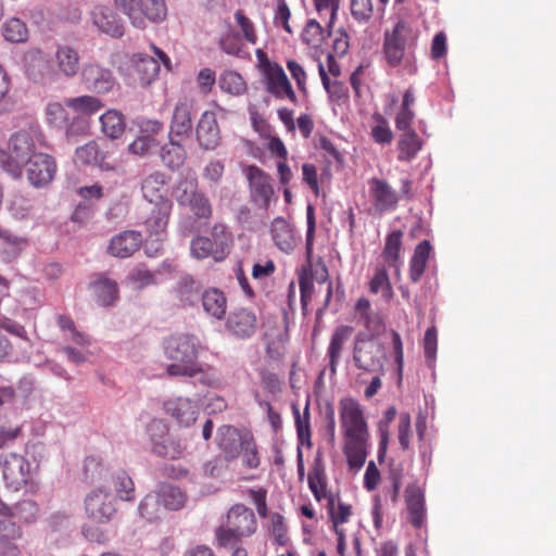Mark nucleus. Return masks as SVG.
<instances>
[{
  "label": "nucleus",
  "mask_w": 556,
  "mask_h": 556,
  "mask_svg": "<svg viewBox=\"0 0 556 556\" xmlns=\"http://www.w3.org/2000/svg\"><path fill=\"white\" fill-rule=\"evenodd\" d=\"M339 416L344 438L343 453L350 469H361L367 457L369 431L361 404L352 399L339 403Z\"/></svg>",
  "instance_id": "f257e3e1"
},
{
  "label": "nucleus",
  "mask_w": 556,
  "mask_h": 556,
  "mask_svg": "<svg viewBox=\"0 0 556 556\" xmlns=\"http://www.w3.org/2000/svg\"><path fill=\"white\" fill-rule=\"evenodd\" d=\"M418 41V31L407 22L399 21L392 29L383 35L382 51L387 64L401 68L407 75L418 72L415 49Z\"/></svg>",
  "instance_id": "f03ea898"
},
{
  "label": "nucleus",
  "mask_w": 556,
  "mask_h": 556,
  "mask_svg": "<svg viewBox=\"0 0 556 556\" xmlns=\"http://www.w3.org/2000/svg\"><path fill=\"white\" fill-rule=\"evenodd\" d=\"M45 144V136L38 125L14 132L5 150H0V167L11 176H22L23 167L33 160L38 148Z\"/></svg>",
  "instance_id": "7ed1b4c3"
},
{
  "label": "nucleus",
  "mask_w": 556,
  "mask_h": 556,
  "mask_svg": "<svg viewBox=\"0 0 556 556\" xmlns=\"http://www.w3.org/2000/svg\"><path fill=\"white\" fill-rule=\"evenodd\" d=\"M201 344L193 334L176 333L166 339L164 352L173 364L167 365L166 372L170 377H194L203 372L198 362Z\"/></svg>",
  "instance_id": "20e7f679"
},
{
  "label": "nucleus",
  "mask_w": 556,
  "mask_h": 556,
  "mask_svg": "<svg viewBox=\"0 0 556 556\" xmlns=\"http://www.w3.org/2000/svg\"><path fill=\"white\" fill-rule=\"evenodd\" d=\"M116 511L115 496L112 493L101 486L90 491L85 497V513L90 523L83 526V535L93 543H106L108 532L99 526L109 523Z\"/></svg>",
  "instance_id": "39448f33"
},
{
  "label": "nucleus",
  "mask_w": 556,
  "mask_h": 556,
  "mask_svg": "<svg viewBox=\"0 0 556 556\" xmlns=\"http://www.w3.org/2000/svg\"><path fill=\"white\" fill-rule=\"evenodd\" d=\"M257 519L254 511L244 504H233L226 514L223 525L215 530L216 544L230 547L242 540L251 538L257 531Z\"/></svg>",
  "instance_id": "423d86ee"
},
{
  "label": "nucleus",
  "mask_w": 556,
  "mask_h": 556,
  "mask_svg": "<svg viewBox=\"0 0 556 556\" xmlns=\"http://www.w3.org/2000/svg\"><path fill=\"white\" fill-rule=\"evenodd\" d=\"M114 5L140 29L146 28L148 22H163L167 15L165 0H114Z\"/></svg>",
  "instance_id": "0eeeda50"
},
{
  "label": "nucleus",
  "mask_w": 556,
  "mask_h": 556,
  "mask_svg": "<svg viewBox=\"0 0 556 556\" xmlns=\"http://www.w3.org/2000/svg\"><path fill=\"white\" fill-rule=\"evenodd\" d=\"M148 433L151 441V451L154 455L172 460L182 457L185 446L180 440L169 434V428L163 420H152L148 426Z\"/></svg>",
  "instance_id": "6e6552de"
},
{
  "label": "nucleus",
  "mask_w": 556,
  "mask_h": 556,
  "mask_svg": "<svg viewBox=\"0 0 556 556\" xmlns=\"http://www.w3.org/2000/svg\"><path fill=\"white\" fill-rule=\"evenodd\" d=\"M384 351L382 346L372 340H355L353 361L355 366L364 371L378 372L383 369Z\"/></svg>",
  "instance_id": "1a4fd4ad"
},
{
  "label": "nucleus",
  "mask_w": 556,
  "mask_h": 556,
  "mask_svg": "<svg viewBox=\"0 0 556 556\" xmlns=\"http://www.w3.org/2000/svg\"><path fill=\"white\" fill-rule=\"evenodd\" d=\"M245 174L249 180L251 201L257 207L267 211L275 194L270 176L256 165H249Z\"/></svg>",
  "instance_id": "9d476101"
},
{
  "label": "nucleus",
  "mask_w": 556,
  "mask_h": 556,
  "mask_svg": "<svg viewBox=\"0 0 556 556\" xmlns=\"http://www.w3.org/2000/svg\"><path fill=\"white\" fill-rule=\"evenodd\" d=\"M2 478L8 489L18 491L28 482L30 465L22 455L11 453L2 463Z\"/></svg>",
  "instance_id": "9b49d317"
},
{
  "label": "nucleus",
  "mask_w": 556,
  "mask_h": 556,
  "mask_svg": "<svg viewBox=\"0 0 556 556\" xmlns=\"http://www.w3.org/2000/svg\"><path fill=\"white\" fill-rule=\"evenodd\" d=\"M263 83L265 90L275 99L288 100L295 105L299 103L298 96L280 64L263 74Z\"/></svg>",
  "instance_id": "f8f14e48"
},
{
  "label": "nucleus",
  "mask_w": 556,
  "mask_h": 556,
  "mask_svg": "<svg viewBox=\"0 0 556 556\" xmlns=\"http://www.w3.org/2000/svg\"><path fill=\"white\" fill-rule=\"evenodd\" d=\"M368 184L376 213L382 215L397 207L400 194L386 179L371 178Z\"/></svg>",
  "instance_id": "ddd939ff"
},
{
  "label": "nucleus",
  "mask_w": 556,
  "mask_h": 556,
  "mask_svg": "<svg viewBox=\"0 0 556 556\" xmlns=\"http://www.w3.org/2000/svg\"><path fill=\"white\" fill-rule=\"evenodd\" d=\"M81 80L88 90L98 94L110 92L115 85V78L111 70L105 68L98 63H88L84 65L81 71Z\"/></svg>",
  "instance_id": "4468645a"
},
{
  "label": "nucleus",
  "mask_w": 556,
  "mask_h": 556,
  "mask_svg": "<svg viewBox=\"0 0 556 556\" xmlns=\"http://www.w3.org/2000/svg\"><path fill=\"white\" fill-rule=\"evenodd\" d=\"M226 330L238 339L251 338L257 329L256 315L247 308H236L228 314Z\"/></svg>",
  "instance_id": "2eb2a0df"
},
{
  "label": "nucleus",
  "mask_w": 556,
  "mask_h": 556,
  "mask_svg": "<svg viewBox=\"0 0 556 556\" xmlns=\"http://www.w3.org/2000/svg\"><path fill=\"white\" fill-rule=\"evenodd\" d=\"M26 165H28L27 178L35 187H42L51 182L56 172L53 157L42 152L35 154Z\"/></svg>",
  "instance_id": "dca6fc26"
},
{
  "label": "nucleus",
  "mask_w": 556,
  "mask_h": 556,
  "mask_svg": "<svg viewBox=\"0 0 556 556\" xmlns=\"http://www.w3.org/2000/svg\"><path fill=\"white\" fill-rule=\"evenodd\" d=\"M197 141L201 148L215 150L220 142V129L216 114L213 111H204L195 127Z\"/></svg>",
  "instance_id": "f3484780"
},
{
  "label": "nucleus",
  "mask_w": 556,
  "mask_h": 556,
  "mask_svg": "<svg viewBox=\"0 0 556 556\" xmlns=\"http://www.w3.org/2000/svg\"><path fill=\"white\" fill-rule=\"evenodd\" d=\"M142 244V235L136 230H124L111 238L108 253L114 257L127 258L134 255Z\"/></svg>",
  "instance_id": "a211bd4d"
},
{
  "label": "nucleus",
  "mask_w": 556,
  "mask_h": 556,
  "mask_svg": "<svg viewBox=\"0 0 556 556\" xmlns=\"http://www.w3.org/2000/svg\"><path fill=\"white\" fill-rule=\"evenodd\" d=\"M165 412L170 415L179 425L189 427L198 418L200 406L189 397H176L164 403Z\"/></svg>",
  "instance_id": "6ab92c4d"
},
{
  "label": "nucleus",
  "mask_w": 556,
  "mask_h": 556,
  "mask_svg": "<svg viewBox=\"0 0 556 556\" xmlns=\"http://www.w3.org/2000/svg\"><path fill=\"white\" fill-rule=\"evenodd\" d=\"M91 18L100 31L113 38H121L125 34L124 23L117 13L109 7L97 5L91 13Z\"/></svg>",
  "instance_id": "aec40b11"
},
{
  "label": "nucleus",
  "mask_w": 556,
  "mask_h": 556,
  "mask_svg": "<svg viewBox=\"0 0 556 556\" xmlns=\"http://www.w3.org/2000/svg\"><path fill=\"white\" fill-rule=\"evenodd\" d=\"M247 431H240L233 426H222L217 430V445L226 460H233L240 455Z\"/></svg>",
  "instance_id": "412c9836"
},
{
  "label": "nucleus",
  "mask_w": 556,
  "mask_h": 556,
  "mask_svg": "<svg viewBox=\"0 0 556 556\" xmlns=\"http://www.w3.org/2000/svg\"><path fill=\"white\" fill-rule=\"evenodd\" d=\"M404 497L409 522L417 529L421 528L426 520L424 491L417 483H409L405 489Z\"/></svg>",
  "instance_id": "4be33fe9"
},
{
  "label": "nucleus",
  "mask_w": 556,
  "mask_h": 556,
  "mask_svg": "<svg viewBox=\"0 0 556 556\" xmlns=\"http://www.w3.org/2000/svg\"><path fill=\"white\" fill-rule=\"evenodd\" d=\"M172 207L173 203L170 201L154 203L144 220V226L150 237L155 236L161 240V237L165 236Z\"/></svg>",
  "instance_id": "5701e85b"
},
{
  "label": "nucleus",
  "mask_w": 556,
  "mask_h": 556,
  "mask_svg": "<svg viewBox=\"0 0 556 556\" xmlns=\"http://www.w3.org/2000/svg\"><path fill=\"white\" fill-rule=\"evenodd\" d=\"M192 111L193 105L187 100L175 105L169 125V137L181 139L189 136L192 129Z\"/></svg>",
  "instance_id": "b1692460"
},
{
  "label": "nucleus",
  "mask_w": 556,
  "mask_h": 556,
  "mask_svg": "<svg viewBox=\"0 0 556 556\" xmlns=\"http://www.w3.org/2000/svg\"><path fill=\"white\" fill-rule=\"evenodd\" d=\"M403 231L400 229L389 232L384 240V247L381 253L383 265L394 268L395 275L400 276L402 266V247H403Z\"/></svg>",
  "instance_id": "393cba45"
},
{
  "label": "nucleus",
  "mask_w": 556,
  "mask_h": 556,
  "mask_svg": "<svg viewBox=\"0 0 556 556\" xmlns=\"http://www.w3.org/2000/svg\"><path fill=\"white\" fill-rule=\"evenodd\" d=\"M168 177L162 172H153L147 175L141 182L142 195L150 203H161V201H169L166 198V186Z\"/></svg>",
  "instance_id": "a878e982"
},
{
  "label": "nucleus",
  "mask_w": 556,
  "mask_h": 556,
  "mask_svg": "<svg viewBox=\"0 0 556 556\" xmlns=\"http://www.w3.org/2000/svg\"><path fill=\"white\" fill-rule=\"evenodd\" d=\"M270 236L274 244L285 253L292 252L296 245L294 228L283 217H276L271 222Z\"/></svg>",
  "instance_id": "bb28decb"
},
{
  "label": "nucleus",
  "mask_w": 556,
  "mask_h": 556,
  "mask_svg": "<svg viewBox=\"0 0 556 556\" xmlns=\"http://www.w3.org/2000/svg\"><path fill=\"white\" fill-rule=\"evenodd\" d=\"M354 309L358 323L369 334L378 336L384 329L381 316L371 309V304L368 299L364 296L359 298Z\"/></svg>",
  "instance_id": "cd10ccee"
},
{
  "label": "nucleus",
  "mask_w": 556,
  "mask_h": 556,
  "mask_svg": "<svg viewBox=\"0 0 556 556\" xmlns=\"http://www.w3.org/2000/svg\"><path fill=\"white\" fill-rule=\"evenodd\" d=\"M353 332V327L348 325H340L334 328L327 350L329 368L332 374L337 371L343 346L350 340Z\"/></svg>",
  "instance_id": "c85d7f7f"
},
{
  "label": "nucleus",
  "mask_w": 556,
  "mask_h": 556,
  "mask_svg": "<svg viewBox=\"0 0 556 556\" xmlns=\"http://www.w3.org/2000/svg\"><path fill=\"white\" fill-rule=\"evenodd\" d=\"M307 483L317 502H320L321 500L328 501L329 494H332L331 492H327V475L325 464L320 455H317L313 462L307 477Z\"/></svg>",
  "instance_id": "c756f323"
},
{
  "label": "nucleus",
  "mask_w": 556,
  "mask_h": 556,
  "mask_svg": "<svg viewBox=\"0 0 556 556\" xmlns=\"http://www.w3.org/2000/svg\"><path fill=\"white\" fill-rule=\"evenodd\" d=\"M191 254L198 260L213 256L215 261H223L227 255L226 242L215 243L212 239L198 236L191 241Z\"/></svg>",
  "instance_id": "7c9ffc66"
},
{
  "label": "nucleus",
  "mask_w": 556,
  "mask_h": 556,
  "mask_svg": "<svg viewBox=\"0 0 556 556\" xmlns=\"http://www.w3.org/2000/svg\"><path fill=\"white\" fill-rule=\"evenodd\" d=\"M39 515L38 505L31 500H24L14 506H9L0 501V516L17 518L24 523H33Z\"/></svg>",
  "instance_id": "2f4dec72"
},
{
  "label": "nucleus",
  "mask_w": 556,
  "mask_h": 556,
  "mask_svg": "<svg viewBox=\"0 0 556 556\" xmlns=\"http://www.w3.org/2000/svg\"><path fill=\"white\" fill-rule=\"evenodd\" d=\"M104 491L114 492L123 501L134 500L135 484L129 475L123 470L112 473L101 486Z\"/></svg>",
  "instance_id": "473e14b6"
},
{
  "label": "nucleus",
  "mask_w": 556,
  "mask_h": 556,
  "mask_svg": "<svg viewBox=\"0 0 556 556\" xmlns=\"http://www.w3.org/2000/svg\"><path fill=\"white\" fill-rule=\"evenodd\" d=\"M201 301L206 315L217 320L225 317L227 311V298L223 291L216 288L207 289L202 293Z\"/></svg>",
  "instance_id": "72a5a7b5"
},
{
  "label": "nucleus",
  "mask_w": 556,
  "mask_h": 556,
  "mask_svg": "<svg viewBox=\"0 0 556 556\" xmlns=\"http://www.w3.org/2000/svg\"><path fill=\"white\" fill-rule=\"evenodd\" d=\"M96 301L102 306L112 305L118 298L117 283L103 275L92 281L89 286Z\"/></svg>",
  "instance_id": "f704fd0d"
},
{
  "label": "nucleus",
  "mask_w": 556,
  "mask_h": 556,
  "mask_svg": "<svg viewBox=\"0 0 556 556\" xmlns=\"http://www.w3.org/2000/svg\"><path fill=\"white\" fill-rule=\"evenodd\" d=\"M55 63L59 73L65 77H74L79 71V54L70 46H59L55 51Z\"/></svg>",
  "instance_id": "c9c22d12"
},
{
  "label": "nucleus",
  "mask_w": 556,
  "mask_h": 556,
  "mask_svg": "<svg viewBox=\"0 0 556 556\" xmlns=\"http://www.w3.org/2000/svg\"><path fill=\"white\" fill-rule=\"evenodd\" d=\"M422 140L415 130L402 131L397 141V160L410 162L422 149Z\"/></svg>",
  "instance_id": "e433bc0d"
},
{
  "label": "nucleus",
  "mask_w": 556,
  "mask_h": 556,
  "mask_svg": "<svg viewBox=\"0 0 556 556\" xmlns=\"http://www.w3.org/2000/svg\"><path fill=\"white\" fill-rule=\"evenodd\" d=\"M432 247L428 240L418 243L414 250L413 256L409 261V279L417 283L422 277L427 263L431 253Z\"/></svg>",
  "instance_id": "4c0bfd02"
},
{
  "label": "nucleus",
  "mask_w": 556,
  "mask_h": 556,
  "mask_svg": "<svg viewBox=\"0 0 556 556\" xmlns=\"http://www.w3.org/2000/svg\"><path fill=\"white\" fill-rule=\"evenodd\" d=\"M387 265L379 264L374 269V275L369 280V292L377 294L381 292V295L386 302H390L393 299L394 291L387 270Z\"/></svg>",
  "instance_id": "58836bf2"
},
{
  "label": "nucleus",
  "mask_w": 556,
  "mask_h": 556,
  "mask_svg": "<svg viewBox=\"0 0 556 556\" xmlns=\"http://www.w3.org/2000/svg\"><path fill=\"white\" fill-rule=\"evenodd\" d=\"M326 507L333 529H339L353 515L352 505L342 502L339 494H329Z\"/></svg>",
  "instance_id": "ea45409f"
},
{
  "label": "nucleus",
  "mask_w": 556,
  "mask_h": 556,
  "mask_svg": "<svg viewBox=\"0 0 556 556\" xmlns=\"http://www.w3.org/2000/svg\"><path fill=\"white\" fill-rule=\"evenodd\" d=\"M176 139L169 137V142L162 147L160 154L163 164L173 170L182 166L187 157L185 148Z\"/></svg>",
  "instance_id": "a19ab883"
},
{
  "label": "nucleus",
  "mask_w": 556,
  "mask_h": 556,
  "mask_svg": "<svg viewBox=\"0 0 556 556\" xmlns=\"http://www.w3.org/2000/svg\"><path fill=\"white\" fill-rule=\"evenodd\" d=\"M101 129L109 138H119L126 127L124 115L116 110H108L100 116Z\"/></svg>",
  "instance_id": "79ce46f5"
},
{
  "label": "nucleus",
  "mask_w": 556,
  "mask_h": 556,
  "mask_svg": "<svg viewBox=\"0 0 556 556\" xmlns=\"http://www.w3.org/2000/svg\"><path fill=\"white\" fill-rule=\"evenodd\" d=\"M135 71L141 85L147 86L157 78L160 64L152 56L138 55L135 60Z\"/></svg>",
  "instance_id": "37998d69"
},
{
  "label": "nucleus",
  "mask_w": 556,
  "mask_h": 556,
  "mask_svg": "<svg viewBox=\"0 0 556 556\" xmlns=\"http://www.w3.org/2000/svg\"><path fill=\"white\" fill-rule=\"evenodd\" d=\"M65 105L84 117L96 114L104 106L99 98L87 94L70 98L65 101Z\"/></svg>",
  "instance_id": "c03bdc74"
},
{
  "label": "nucleus",
  "mask_w": 556,
  "mask_h": 556,
  "mask_svg": "<svg viewBox=\"0 0 556 556\" xmlns=\"http://www.w3.org/2000/svg\"><path fill=\"white\" fill-rule=\"evenodd\" d=\"M1 29L4 39L9 42L22 43L28 40V27L26 23L18 17L7 20Z\"/></svg>",
  "instance_id": "a18cd8bd"
},
{
  "label": "nucleus",
  "mask_w": 556,
  "mask_h": 556,
  "mask_svg": "<svg viewBox=\"0 0 556 556\" xmlns=\"http://www.w3.org/2000/svg\"><path fill=\"white\" fill-rule=\"evenodd\" d=\"M374 124L370 128V137L374 142L378 144H390L393 141L394 135L390 128L387 118L379 112H375L371 115Z\"/></svg>",
  "instance_id": "49530a36"
},
{
  "label": "nucleus",
  "mask_w": 556,
  "mask_h": 556,
  "mask_svg": "<svg viewBox=\"0 0 556 556\" xmlns=\"http://www.w3.org/2000/svg\"><path fill=\"white\" fill-rule=\"evenodd\" d=\"M156 496L164 507L172 510L181 508L186 502L185 493L179 488L170 484L161 485Z\"/></svg>",
  "instance_id": "de8ad7c7"
},
{
  "label": "nucleus",
  "mask_w": 556,
  "mask_h": 556,
  "mask_svg": "<svg viewBox=\"0 0 556 556\" xmlns=\"http://www.w3.org/2000/svg\"><path fill=\"white\" fill-rule=\"evenodd\" d=\"M245 440L240 448L242 463L247 468L255 469L261 464V457L257 450L255 439L251 432H245Z\"/></svg>",
  "instance_id": "09e8293b"
},
{
  "label": "nucleus",
  "mask_w": 556,
  "mask_h": 556,
  "mask_svg": "<svg viewBox=\"0 0 556 556\" xmlns=\"http://www.w3.org/2000/svg\"><path fill=\"white\" fill-rule=\"evenodd\" d=\"M219 87L223 91L233 96L242 94L247 90L244 79L239 73L233 71H228L220 75Z\"/></svg>",
  "instance_id": "8fccbe9b"
},
{
  "label": "nucleus",
  "mask_w": 556,
  "mask_h": 556,
  "mask_svg": "<svg viewBox=\"0 0 556 556\" xmlns=\"http://www.w3.org/2000/svg\"><path fill=\"white\" fill-rule=\"evenodd\" d=\"M299 287L302 307L305 308L314 292L313 265L311 261H308V264L303 266L301 269L299 275Z\"/></svg>",
  "instance_id": "3c124183"
},
{
  "label": "nucleus",
  "mask_w": 556,
  "mask_h": 556,
  "mask_svg": "<svg viewBox=\"0 0 556 556\" xmlns=\"http://www.w3.org/2000/svg\"><path fill=\"white\" fill-rule=\"evenodd\" d=\"M302 40L309 48L318 49L325 40V30L316 20H309L302 33Z\"/></svg>",
  "instance_id": "603ef678"
},
{
  "label": "nucleus",
  "mask_w": 556,
  "mask_h": 556,
  "mask_svg": "<svg viewBox=\"0 0 556 556\" xmlns=\"http://www.w3.org/2000/svg\"><path fill=\"white\" fill-rule=\"evenodd\" d=\"M235 21L241 30V37L250 45L254 46L257 43L258 36L255 24L253 21L245 15L242 10L235 12Z\"/></svg>",
  "instance_id": "864d4df0"
},
{
  "label": "nucleus",
  "mask_w": 556,
  "mask_h": 556,
  "mask_svg": "<svg viewBox=\"0 0 556 556\" xmlns=\"http://www.w3.org/2000/svg\"><path fill=\"white\" fill-rule=\"evenodd\" d=\"M187 206H189L190 211L199 219L207 220L212 217V204L205 193L201 191H199L197 194H193Z\"/></svg>",
  "instance_id": "5fc2aeb1"
},
{
  "label": "nucleus",
  "mask_w": 556,
  "mask_h": 556,
  "mask_svg": "<svg viewBox=\"0 0 556 556\" xmlns=\"http://www.w3.org/2000/svg\"><path fill=\"white\" fill-rule=\"evenodd\" d=\"M243 38L232 29L223 34L219 38V48L227 54L239 55L244 48Z\"/></svg>",
  "instance_id": "6e6d98bb"
},
{
  "label": "nucleus",
  "mask_w": 556,
  "mask_h": 556,
  "mask_svg": "<svg viewBox=\"0 0 556 556\" xmlns=\"http://www.w3.org/2000/svg\"><path fill=\"white\" fill-rule=\"evenodd\" d=\"M100 156L101 152L96 141H89L75 151V162L81 165L97 164Z\"/></svg>",
  "instance_id": "4d7b16f0"
},
{
  "label": "nucleus",
  "mask_w": 556,
  "mask_h": 556,
  "mask_svg": "<svg viewBox=\"0 0 556 556\" xmlns=\"http://www.w3.org/2000/svg\"><path fill=\"white\" fill-rule=\"evenodd\" d=\"M23 538V529L12 517L0 516V543H10Z\"/></svg>",
  "instance_id": "13d9d810"
},
{
  "label": "nucleus",
  "mask_w": 556,
  "mask_h": 556,
  "mask_svg": "<svg viewBox=\"0 0 556 556\" xmlns=\"http://www.w3.org/2000/svg\"><path fill=\"white\" fill-rule=\"evenodd\" d=\"M286 66L292 77L294 79L295 85L300 93L304 97H308V88H307V74L304 67L295 60L289 59L286 62Z\"/></svg>",
  "instance_id": "bf43d9fd"
},
{
  "label": "nucleus",
  "mask_w": 556,
  "mask_h": 556,
  "mask_svg": "<svg viewBox=\"0 0 556 556\" xmlns=\"http://www.w3.org/2000/svg\"><path fill=\"white\" fill-rule=\"evenodd\" d=\"M319 76L323 83L324 88L329 93L330 98L339 101L346 96L345 86L339 80H330L325 67L321 63L318 65Z\"/></svg>",
  "instance_id": "052dcab7"
},
{
  "label": "nucleus",
  "mask_w": 556,
  "mask_h": 556,
  "mask_svg": "<svg viewBox=\"0 0 556 556\" xmlns=\"http://www.w3.org/2000/svg\"><path fill=\"white\" fill-rule=\"evenodd\" d=\"M46 117L53 127L63 128L67 125L68 113L60 102H50L46 108Z\"/></svg>",
  "instance_id": "680f3d73"
},
{
  "label": "nucleus",
  "mask_w": 556,
  "mask_h": 556,
  "mask_svg": "<svg viewBox=\"0 0 556 556\" xmlns=\"http://www.w3.org/2000/svg\"><path fill=\"white\" fill-rule=\"evenodd\" d=\"M270 529L274 535L275 543L279 546H285L288 541V527L285 521V517L279 513H273L270 515Z\"/></svg>",
  "instance_id": "e2e57ef3"
},
{
  "label": "nucleus",
  "mask_w": 556,
  "mask_h": 556,
  "mask_svg": "<svg viewBox=\"0 0 556 556\" xmlns=\"http://www.w3.org/2000/svg\"><path fill=\"white\" fill-rule=\"evenodd\" d=\"M314 4L318 15L325 18L328 27H331L339 10L340 0H314Z\"/></svg>",
  "instance_id": "0e129e2a"
},
{
  "label": "nucleus",
  "mask_w": 556,
  "mask_h": 556,
  "mask_svg": "<svg viewBox=\"0 0 556 556\" xmlns=\"http://www.w3.org/2000/svg\"><path fill=\"white\" fill-rule=\"evenodd\" d=\"M291 10L286 0H276V8L274 10L273 23L276 27H281L288 34H292L293 30L290 26Z\"/></svg>",
  "instance_id": "69168bd1"
},
{
  "label": "nucleus",
  "mask_w": 556,
  "mask_h": 556,
  "mask_svg": "<svg viewBox=\"0 0 556 556\" xmlns=\"http://www.w3.org/2000/svg\"><path fill=\"white\" fill-rule=\"evenodd\" d=\"M198 180L197 178L185 179L179 181L176 188V200L180 205H187L189 200L192 199L193 194H197Z\"/></svg>",
  "instance_id": "338daca9"
},
{
  "label": "nucleus",
  "mask_w": 556,
  "mask_h": 556,
  "mask_svg": "<svg viewBox=\"0 0 556 556\" xmlns=\"http://www.w3.org/2000/svg\"><path fill=\"white\" fill-rule=\"evenodd\" d=\"M161 503L156 495H147L139 504V513L144 519L152 521L159 518Z\"/></svg>",
  "instance_id": "774afa93"
}]
</instances>
